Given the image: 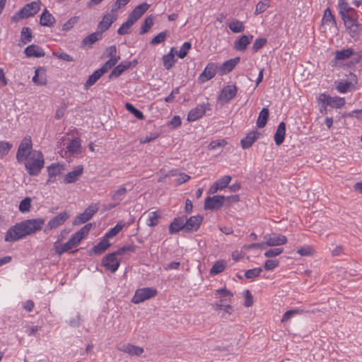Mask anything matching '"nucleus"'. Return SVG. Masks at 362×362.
I'll list each match as a JSON object with an SVG mask.
<instances>
[{"label": "nucleus", "mask_w": 362, "mask_h": 362, "mask_svg": "<svg viewBox=\"0 0 362 362\" xmlns=\"http://www.w3.org/2000/svg\"><path fill=\"white\" fill-rule=\"evenodd\" d=\"M192 44L189 42H185L181 46L178 52H177V56L180 59H184L188 53V51L191 49Z\"/></svg>", "instance_id": "6e6d98bb"}, {"label": "nucleus", "mask_w": 362, "mask_h": 362, "mask_svg": "<svg viewBox=\"0 0 362 362\" xmlns=\"http://www.w3.org/2000/svg\"><path fill=\"white\" fill-rule=\"evenodd\" d=\"M225 200L237 202L238 199V196L215 195L208 197L205 199L204 209L210 210L220 209L223 206Z\"/></svg>", "instance_id": "39448f33"}, {"label": "nucleus", "mask_w": 362, "mask_h": 362, "mask_svg": "<svg viewBox=\"0 0 362 362\" xmlns=\"http://www.w3.org/2000/svg\"><path fill=\"white\" fill-rule=\"evenodd\" d=\"M132 66V62L123 61L116 66L109 75V78H118L124 71L129 69Z\"/></svg>", "instance_id": "5701e85b"}, {"label": "nucleus", "mask_w": 362, "mask_h": 362, "mask_svg": "<svg viewBox=\"0 0 362 362\" xmlns=\"http://www.w3.org/2000/svg\"><path fill=\"white\" fill-rule=\"evenodd\" d=\"M237 88L234 85L224 86L218 97V100L222 104L228 103L237 94Z\"/></svg>", "instance_id": "f8f14e48"}, {"label": "nucleus", "mask_w": 362, "mask_h": 362, "mask_svg": "<svg viewBox=\"0 0 362 362\" xmlns=\"http://www.w3.org/2000/svg\"><path fill=\"white\" fill-rule=\"evenodd\" d=\"M217 66L214 63H209L204 71L199 74L198 81L204 83L213 78L216 74Z\"/></svg>", "instance_id": "ddd939ff"}, {"label": "nucleus", "mask_w": 362, "mask_h": 362, "mask_svg": "<svg viewBox=\"0 0 362 362\" xmlns=\"http://www.w3.org/2000/svg\"><path fill=\"white\" fill-rule=\"evenodd\" d=\"M270 6V0H262L259 1L255 8V14L258 15L264 12Z\"/></svg>", "instance_id": "49530a36"}, {"label": "nucleus", "mask_w": 362, "mask_h": 362, "mask_svg": "<svg viewBox=\"0 0 362 362\" xmlns=\"http://www.w3.org/2000/svg\"><path fill=\"white\" fill-rule=\"evenodd\" d=\"M116 19L117 16L114 14L108 13L105 15L98 25V32H101L103 35V33L107 30Z\"/></svg>", "instance_id": "a211bd4d"}, {"label": "nucleus", "mask_w": 362, "mask_h": 362, "mask_svg": "<svg viewBox=\"0 0 362 362\" xmlns=\"http://www.w3.org/2000/svg\"><path fill=\"white\" fill-rule=\"evenodd\" d=\"M135 250H136V247L134 245H124V246L119 247L117 250L113 252V253H115V255L117 257V256H122L127 252H134Z\"/></svg>", "instance_id": "864d4df0"}, {"label": "nucleus", "mask_w": 362, "mask_h": 362, "mask_svg": "<svg viewBox=\"0 0 362 362\" xmlns=\"http://www.w3.org/2000/svg\"><path fill=\"white\" fill-rule=\"evenodd\" d=\"M16 160L18 163L25 162V168L31 176L38 175L45 165L44 155L41 151L33 149L30 136H25L21 141L16 153Z\"/></svg>", "instance_id": "f257e3e1"}, {"label": "nucleus", "mask_w": 362, "mask_h": 362, "mask_svg": "<svg viewBox=\"0 0 362 362\" xmlns=\"http://www.w3.org/2000/svg\"><path fill=\"white\" fill-rule=\"evenodd\" d=\"M226 268V264L223 261H217L211 268L210 274L216 275L222 272Z\"/></svg>", "instance_id": "3c124183"}, {"label": "nucleus", "mask_w": 362, "mask_h": 362, "mask_svg": "<svg viewBox=\"0 0 362 362\" xmlns=\"http://www.w3.org/2000/svg\"><path fill=\"white\" fill-rule=\"evenodd\" d=\"M120 57H114L107 60L103 66L99 69L103 71V74L107 72L110 69L116 65Z\"/></svg>", "instance_id": "de8ad7c7"}, {"label": "nucleus", "mask_w": 362, "mask_h": 362, "mask_svg": "<svg viewBox=\"0 0 362 362\" xmlns=\"http://www.w3.org/2000/svg\"><path fill=\"white\" fill-rule=\"evenodd\" d=\"M231 180L230 175H225L214 182L213 187L211 188L212 193L216 192L219 189H223L227 187Z\"/></svg>", "instance_id": "7c9ffc66"}, {"label": "nucleus", "mask_w": 362, "mask_h": 362, "mask_svg": "<svg viewBox=\"0 0 362 362\" xmlns=\"http://www.w3.org/2000/svg\"><path fill=\"white\" fill-rule=\"evenodd\" d=\"M67 151L71 154L79 153L81 151V145L80 139L75 138L72 139L66 146Z\"/></svg>", "instance_id": "c9c22d12"}, {"label": "nucleus", "mask_w": 362, "mask_h": 362, "mask_svg": "<svg viewBox=\"0 0 362 362\" xmlns=\"http://www.w3.org/2000/svg\"><path fill=\"white\" fill-rule=\"evenodd\" d=\"M127 193V189L124 186L119 187L117 189L110 192L111 199L119 204L125 198Z\"/></svg>", "instance_id": "bb28decb"}, {"label": "nucleus", "mask_w": 362, "mask_h": 362, "mask_svg": "<svg viewBox=\"0 0 362 362\" xmlns=\"http://www.w3.org/2000/svg\"><path fill=\"white\" fill-rule=\"evenodd\" d=\"M267 43V39L264 37L257 38L255 40V42L252 45V49L255 52H257L259 49H261L265 44Z\"/></svg>", "instance_id": "338daca9"}, {"label": "nucleus", "mask_w": 362, "mask_h": 362, "mask_svg": "<svg viewBox=\"0 0 362 362\" xmlns=\"http://www.w3.org/2000/svg\"><path fill=\"white\" fill-rule=\"evenodd\" d=\"M354 50L351 48L337 50L335 52V59L338 61H342L350 58L354 54Z\"/></svg>", "instance_id": "58836bf2"}, {"label": "nucleus", "mask_w": 362, "mask_h": 362, "mask_svg": "<svg viewBox=\"0 0 362 362\" xmlns=\"http://www.w3.org/2000/svg\"><path fill=\"white\" fill-rule=\"evenodd\" d=\"M338 9L339 16H343L356 11L349 5L347 0L338 1Z\"/></svg>", "instance_id": "e433bc0d"}, {"label": "nucleus", "mask_w": 362, "mask_h": 362, "mask_svg": "<svg viewBox=\"0 0 362 362\" xmlns=\"http://www.w3.org/2000/svg\"><path fill=\"white\" fill-rule=\"evenodd\" d=\"M40 1H32L25 4L22 8H21L12 16V21L17 22L20 20L35 16L40 10Z\"/></svg>", "instance_id": "20e7f679"}, {"label": "nucleus", "mask_w": 362, "mask_h": 362, "mask_svg": "<svg viewBox=\"0 0 362 362\" xmlns=\"http://www.w3.org/2000/svg\"><path fill=\"white\" fill-rule=\"evenodd\" d=\"M27 57L40 58L45 55V51L42 47L36 45H28L24 50Z\"/></svg>", "instance_id": "412c9836"}, {"label": "nucleus", "mask_w": 362, "mask_h": 362, "mask_svg": "<svg viewBox=\"0 0 362 362\" xmlns=\"http://www.w3.org/2000/svg\"><path fill=\"white\" fill-rule=\"evenodd\" d=\"M269 117V111L267 108H263L259 113V116L257 120V125L259 128L264 127L267 122Z\"/></svg>", "instance_id": "79ce46f5"}, {"label": "nucleus", "mask_w": 362, "mask_h": 362, "mask_svg": "<svg viewBox=\"0 0 362 362\" xmlns=\"http://www.w3.org/2000/svg\"><path fill=\"white\" fill-rule=\"evenodd\" d=\"M319 101L325 107L330 106L334 108H340L345 105V98L334 96L332 97L326 93H321L318 98Z\"/></svg>", "instance_id": "1a4fd4ad"}, {"label": "nucleus", "mask_w": 362, "mask_h": 362, "mask_svg": "<svg viewBox=\"0 0 362 362\" xmlns=\"http://www.w3.org/2000/svg\"><path fill=\"white\" fill-rule=\"evenodd\" d=\"M69 215L67 211L59 213L56 216L49 220L46 226L45 232L48 230L54 229L62 225L69 218Z\"/></svg>", "instance_id": "dca6fc26"}, {"label": "nucleus", "mask_w": 362, "mask_h": 362, "mask_svg": "<svg viewBox=\"0 0 362 362\" xmlns=\"http://www.w3.org/2000/svg\"><path fill=\"white\" fill-rule=\"evenodd\" d=\"M160 214L158 211H152L148 214L146 225L150 227H154L158 225Z\"/></svg>", "instance_id": "ea45409f"}, {"label": "nucleus", "mask_w": 362, "mask_h": 362, "mask_svg": "<svg viewBox=\"0 0 362 362\" xmlns=\"http://www.w3.org/2000/svg\"><path fill=\"white\" fill-rule=\"evenodd\" d=\"M103 75V71L99 69L95 70L87 79L85 86L88 88L96 83V81Z\"/></svg>", "instance_id": "37998d69"}, {"label": "nucleus", "mask_w": 362, "mask_h": 362, "mask_svg": "<svg viewBox=\"0 0 362 362\" xmlns=\"http://www.w3.org/2000/svg\"><path fill=\"white\" fill-rule=\"evenodd\" d=\"M185 230V216L176 217L169 226L170 234H175L180 230Z\"/></svg>", "instance_id": "aec40b11"}, {"label": "nucleus", "mask_w": 362, "mask_h": 362, "mask_svg": "<svg viewBox=\"0 0 362 362\" xmlns=\"http://www.w3.org/2000/svg\"><path fill=\"white\" fill-rule=\"evenodd\" d=\"M134 24V23L127 18L126 22L123 23L122 25L118 28L117 33L120 35H124L129 33V29Z\"/></svg>", "instance_id": "a18cd8bd"}, {"label": "nucleus", "mask_w": 362, "mask_h": 362, "mask_svg": "<svg viewBox=\"0 0 362 362\" xmlns=\"http://www.w3.org/2000/svg\"><path fill=\"white\" fill-rule=\"evenodd\" d=\"M348 78L349 81L341 80L335 82L336 89L339 93H346L351 88H354V85L357 83V77L353 73H350Z\"/></svg>", "instance_id": "9b49d317"}, {"label": "nucleus", "mask_w": 362, "mask_h": 362, "mask_svg": "<svg viewBox=\"0 0 362 362\" xmlns=\"http://www.w3.org/2000/svg\"><path fill=\"white\" fill-rule=\"evenodd\" d=\"M55 21V18L45 8L40 17V24L42 26L52 27Z\"/></svg>", "instance_id": "393cba45"}, {"label": "nucleus", "mask_w": 362, "mask_h": 362, "mask_svg": "<svg viewBox=\"0 0 362 362\" xmlns=\"http://www.w3.org/2000/svg\"><path fill=\"white\" fill-rule=\"evenodd\" d=\"M119 350L120 351H122L124 353H127L129 354L130 356H141L144 350L142 347L133 345L131 344H122L119 348Z\"/></svg>", "instance_id": "4be33fe9"}, {"label": "nucleus", "mask_w": 362, "mask_h": 362, "mask_svg": "<svg viewBox=\"0 0 362 362\" xmlns=\"http://www.w3.org/2000/svg\"><path fill=\"white\" fill-rule=\"evenodd\" d=\"M249 44V37L247 35H243L238 40H237L235 43V48L237 50L243 51L245 50L247 47V45Z\"/></svg>", "instance_id": "8fccbe9b"}, {"label": "nucleus", "mask_w": 362, "mask_h": 362, "mask_svg": "<svg viewBox=\"0 0 362 362\" xmlns=\"http://www.w3.org/2000/svg\"><path fill=\"white\" fill-rule=\"evenodd\" d=\"M33 38V33L29 27H23L21 32V42L23 45L30 43Z\"/></svg>", "instance_id": "4c0bfd02"}, {"label": "nucleus", "mask_w": 362, "mask_h": 362, "mask_svg": "<svg viewBox=\"0 0 362 362\" xmlns=\"http://www.w3.org/2000/svg\"><path fill=\"white\" fill-rule=\"evenodd\" d=\"M103 37V35L101 34V32H95L93 33L86 37H84L81 42V47H91L92 45L96 42L97 41L100 40Z\"/></svg>", "instance_id": "cd10ccee"}, {"label": "nucleus", "mask_w": 362, "mask_h": 362, "mask_svg": "<svg viewBox=\"0 0 362 362\" xmlns=\"http://www.w3.org/2000/svg\"><path fill=\"white\" fill-rule=\"evenodd\" d=\"M150 5L147 3H142L136 6L134 10L129 13L128 18L135 23L148 9Z\"/></svg>", "instance_id": "f3484780"}, {"label": "nucleus", "mask_w": 362, "mask_h": 362, "mask_svg": "<svg viewBox=\"0 0 362 362\" xmlns=\"http://www.w3.org/2000/svg\"><path fill=\"white\" fill-rule=\"evenodd\" d=\"M283 251L284 249L281 247L272 248L267 250L264 252V255L266 257H274L281 255L283 252Z\"/></svg>", "instance_id": "680f3d73"}, {"label": "nucleus", "mask_w": 362, "mask_h": 362, "mask_svg": "<svg viewBox=\"0 0 362 362\" xmlns=\"http://www.w3.org/2000/svg\"><path fill=\"white\" fill-rule=\"evenodd\" d=\"M322 22L325 25H328L332 27L337 26V22L334 16L332 13V11L329 8H327L325 10L324 14L322 18Z\"/></svg>", "instance_id": "72a5a7b5"}, {"label": "nucleus", "mask_w": 362, "mask_h": 362, "mask_svg": "<svg viewBox=\"0 0 362 362\" xmlns=\"http://www.w3.org/2000/svg\"><path fill=\"white\" fill-rule=\"evenodd\" d=\"M111 244L110 243L108 239L103 236L100 242L95 245L93 247H92L90 254L94 255H101L105 251H106L110 247Z\"/></svg>", "instance_id": "b1692460"}, {"label": "nucleus", "mask_w": 362, "mask_h": 362, "mask_svg": "<svg viewBox=\"0 0 362 362\" xmlns=\"http://www.w3.org/2000/svg\"><path fill=\"white\" fill-rule=\"evenodd\" d=\"M279 261L277 259H267L264 264V268L267 271H271L277 267Z\"/></svg>", "instance_id": "e2e57ef3"}, {"label": "nucleus", "mask_w": 362, "mask_h": 362, "mask_svg": "<svg viewBox=\"0 0 362 362\" xmlns=\"http://www.w3.org/2000/svg\"><path fill=\"white\" fill-rule=\"evenodd\" d=\"M83 168L82 165H78L74 170L68 173L64 178L65 184H71L76 182L83 174Z\"/></svg>", "instance_id": "6ab92c4d"}, {"label": "nucleus", "mask_w": 362, "mask_h": 362, "mask_svg": "<svg viewBox=\"0 0 362 362\" xmlns=\"http://www.w3.org/2000/svg\"><path fill=\"white\" fill-rule=\"evenodd\" d=\"M126 226V223L123 221H119L112 228H110L104 236L107 239L112 238L116 236Z\"/></svg>", "instance_id": "f704fd0d"}, {"label": "nucleus", "mask_w": 362, "mask_h": 362, "mask_svg": "<svg viewBox=\"0 0 362 362\" xmlns=\"http://www.w3.org/2000/svg\"><path fill=\"white\" fill-rule=\"evenodd\" d=\"M286 124L284 122L279 123L274 134V141L277 146L281 145L285 139Z\"/></svg>", "instance_id": "c756f323"}, {"label": "nucleus", "mask_w": 362, "mask_h": 362, "mask_svg": "<svg viewBox=\"0 0 362 362\" xmlns=\"http://www.w3.org/2000/svg\"><path fill=\"white\" fill-rule=\"evenodd\" d=\"M265 242L259 244H250V248L259 247L264 248L266 246L274 247L285 245L287 243V238L284 235L272 233L268 237H265Z\"/></svg>", "instance_id": "423d86ee"}, {"label": "nucleus", "mask_w": 362, "mask_h": 362, "mask_svg": "<svg viewBox=\"0 0 362 362\" xmlns=\"http://www.w3.org/2000/svg\"><path fill=\"white\" fill-rule=\"evenodd\" d=\"M78 17L77 16H74L71 18L67 22H66L63 25L62 30L64 31H68L71 30L74 27V25L78 22Z\"/></svg>", "instance_id": "69168bd1"}, {"label": "nucleus", "mask_w": 362, "mask_h": 362, "mask_svg": "<svg viewBox=\"0 0 362 362\" xmlns=\"http://www.w3.org/2000/svg\"><path fill=\"white\" fill-rule=\"evenodd\" d=\"M301 312L302 311L299 309L289 310L286 311L282 316L281 322H286L290 318H291L293 316H294L296 314L301 313Z\"/></svg>", "instance_id": "0e129e2a"}, {"label": "nucleus", "mask_w": 362, "mask_h": 362, "mask_svg": "<svg viewBox=\"0 0 362 362\" xmlns=\"http://www.w3.org/2000/svg\"><path fill=\"white\" fill-rule=\"evenodd\" d=\"M62 168L59 164L52 163L47 167L49 177H56L62 173Z\"/></svg>", "instance_id": "603ef678"}, {"label": "nucleus", "mask_w": 362, "mask_h": 362, "mask_svg": "<svg viewBox=\"0 0 362 362\" xmlns=\"http://www.w3.org/2000/svg\"><path fill=\"white\" fill-rule=\"evenodd\" d=\"M93 224L91 223H88L83 226L80 230L74 233L71 236L75 239V240L79 243L82 239H83L89 233Z\"/></svg>", "instance_id": "2f4dec72"}, {"label": "nucleus", "mask_w": 362, "mask_h": 362, "mask_svg": "<svg viewBox=\"0 0 362 362\" xmlns=\"http://www.w3.org/2000/svg\"><path fill=\"white\" fill-rule=\"evenodd\" d=\"M341 18L349 35L353 38L358 36L362 25L358 23L356 11L341 16Z\"/></svg>", "instance_id": "7ed1b4c3"}, {"label": "nucleus", "mask_w": 362, "mask_h": 362, "mask_svg": "<svg viewBox=\"0 0 362 362\" xmlns=\"http://www.w3.org/2000/svg\"><path fill=\"white\" fill-rule=\"evenodd\" d=\"M169 35L170 34L168 30L160 32L151 40L150 44L154 46L162 43L167 39L168 37H169Z\"/></svg>", "instance_id": "c03bdc74"}, {"label": "nucleus", "mask_w": 362, "mask_h": 362, "mask_svg": "<svg viewBox=\"0 0 362 362\" xmlns=\"http://www.w3.org/2000/svg\"><path fill=\"white\" fill-rule=\"evenodd\" d=\"M12 147L13 145L8 141H0V158L6 156Z\"/></svg>", "instance_id": "4d7b16f0"}, {"label": "nucleus", "mask_w": 362, "mask_h": 362, "mask_svg": "<svg viewBox=\"0 0 362 362\" xmlns=\"http://www.w3.org/2000/svg\"><path fill=\"white\" fill-rule=\"evenodd\" d=\"M175 47H172L168 54L163 56V63L165 69H170L175 64L176 59L174 56Z\"/></svg>", "instance_id": "473e14b6"}, {"label": "nucleus", "mask_w": 362, "mask_h": 362, "mask_svg": "<svg viewBox=\"0 0 362 362\" xmlns=\"http://www.w3.org/2000/svg\"><path fill=\"white\" fill-rule=\"evenodd\" d=\"M153 23H154V18L151 15L147 16L144 19V21L141 26L139 35H144V34L146 33L151 29V28L153 26Z\"/></svg>", "instance_id": "a19ab883"}, {"label": "nucleus", "mask_w": 362, "mask_h": 362, "mask_svg": "<svg viewBox=\"0 0 362 362\" xmlns=\"http://www.w3.org/2000/svg\"><path fill=\"white\" fill-rule=\"evenodd\" d=\"M227 144L225 139H218L212 141L208 146L209 150H216L219 147H224Z\"/></svg>", "instance_id": "052dcab7"}, {"label": "nucleus", "mask_w": 362, "mask_h": 362, "mask_svg": "<svg viewBox=\"0 0 362 362\" xmlns=\"http://www.w3.org/2000/svg\"><path fill=\"white\" fill-rule=\"evenodd\" d=\"M54 56L65 62H73L74 58L66 52H54Z\"/></svg>", "instance_id": "774afa93"}, {"label": "nucleus", "mask_w": 362, "mask_h": 362, "mask_svg": "<svg viewBox=\"0 0 362 362\" xmlns=\"http://www.w3.org/2000/svg\"><path fill=\"white\" fill-rule=\"evenodd\" d=\"M240 61L239 57H235L233 59H230L229 60L226 61L221 66L219 67V71L222 75L226 74L230 72L235 66L238 64Z\"/></svg>", "instance_id": "a878e982"}, {"label": "nucleus", "mask_w": 362, "mask_h": 362, "mask_svg": "<svg viewBox=\"0 0 362 362\" xmlns=\"http://www.w3.org/2000/svg\"><path fill=\"white\" fill-rule=\"evenodd\" d=\"M125 108L134 115L139 119H144V115L141 111L136 108L132 103H127L125 104Z\"/></svg>", "instance_id": "09e8293b"}, {"label": "nucleus", "mask_w": 362, "mask_h": 362, "mask_svg": "<svg viewBox=\"0 0 362 362\" xmlns=\"http://www.w3.org/2000/svg\"><path fill=\"white\" fill-rule=\"evenodd\" d=\"M209 103H204L192 109L187 115V120L189 122H194L201 118L206 111V106L209 107Z\"/></svg>", "instance_id": "2eb2a0df"}, {"label": "nucleus", "mask_w": 362, "mask_h": 362, "mask_svg": "<svg viewBox=\"0 0 362 362\" xmlns=\"http://www.w3.org/2000/svg\"><path fill=\"white\" fill-rule=\"evenodd\" d=\"M121 260L115 253L111 252L104 256L101 261V265L106 271L112 274L115 273L120 266Z\"/></svg>", "instance_id": "6e6552de"}, {"label": "nucleus", "mask_w": 362, "mask_h": 362, "mask_svg": "<svg viewBox=\"0 0 362 362\" xmlns=\"http://www.w3.org/2000/svg\"><path fill=\"white\" fill-rule=\"evenodd\" d=\"M228 28L235 33H240L243 30L244 26L242 22L235 21L229 23Z\"/></svg>", "instance_id": "bf43d9fd"}, {"label": "nucleus", "mask_w": 362, "mask_h": 362, "mask_svg": "<svg viewBox=\"0 0 362 362\" xmlns=\"http://www.w3.org/2000/svg\"><path fill=\"white\" fill-rule=\"evenodd\" d=\"M99 209L98 204H93L88 206L83 213L77 216L74 221V225H81L88 221Z\"/></svg>", "instance_id": "9d476101"}, {"label": "nucleus", "mask_w": 362, "mask_h": 362, "mask_svg": "<svg viewBox=\"0 0 362 362\" xmlns=\"http://www.w3.org/2000/svg\"><path fill=\"white\" fill-rule=\"evenodd\" d=\"M157 294V290L153 287L138 288L134 293L132 302L134 304H139L146 300L155 297Z\"/></svg>", "instance_id": "0eeeda50"}, {"label": "nucleus", "mask_w": 362, "mask_h": 362, "mask_svg": "<svg viewBox=\"0 0 362 362\" xmlns=\"http://www.w3.org/2000/svg\"><path fill=\"white\" fill-rule=\"evenodd\" d=\"M31 207V199L28 197L23 199L19 204V211L22 213L28 212Z\"/></svg>", "instance_id": "5fc2aeb1"}, {"label": "nucleus", "mask_w": 362, "mask_h": 362, "mask_svg": "<svg viewBox=\"0 0 362 362\" xmlns=\"http://www.w3.org/2000/svg\"><path fill=\"white\" fill-rule=\"evenodd\" d=\"M78 243L71 236L70 239L64 244L61 246L54 245L56 253L59 255H62L63 253L71 250Z\"/></svg>", "instance_id": "c85d7f7f"}, {"label": "nucleus", "mask_w": 362, "mask_h": 362, "mask_svg": "<svg viewBox=\"0 0 362 362\" xmlns=\"http://www.w3.org/2000/svg\"><path fill=\"white\" fill-rule=\"evenodd\" d=\"M44 224L45 220L41 218L22 221L8 228L6 233L4 240L13 243L21 240L40 231Z\"/></svg>", "instance_id": "f03ea898"}, {"label": "nucleus", "mask_w": 362, "mask_h": 362, "mask_svg": "<svg viewBox=\"0 0 362 362\" xmlns=\"http://www.w3.org/2000/svg\"><path fill=\"white\" fill-rule=\"evenodd\" d=\"M203 221V217L200 215L193 216L189 218L185 216V225L186 232L197 231Z\"/></svg>", "instance_id": "4468645a"}, {"label": "nucleus", "mask_w": 362, "mask_h": 362, "mask_svg": "<svg viewBox=\"0 0 362 362\" xmlns=\"http://www.w3.org/2000/svg\"><path fill=\"white\" fill-rule=\"evenodd\" d=\"M216 293L219 295L221 303L226 301L228 298H230L233 296L232 293L227 290L225 287L216 290Z\"/></svg>", "instance_id": "13d9d810"}]
</instances>
